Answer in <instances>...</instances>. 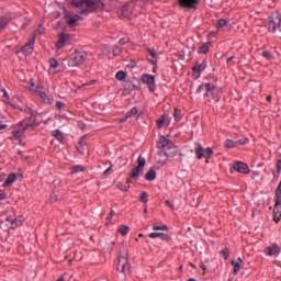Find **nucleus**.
I'll return each mask as SVG.
<instances>
[{
    "mask_svg": "<svg viewBox=\"0 0 281 281\" xmlns=\"http://www.w3.org/2000/svg\"><path fill=\"white\" fill-rule=\"evenodd\" d=\"M100 0H72L71 5L79 8L81 14H89L94 10H98Z\"/></svg>",
    "mask_w": 281,
    "mask_h": 281,
    "instance_id": "nucleus-1",
    "label": "nucleus"
},
{
    "mask_svg": "<svg viewBox=\"0 0 281 281\" xmlns=\"http://www.w3.org/2000/svg\"><path fill=\"white\" fill-rule=\"evenodd\" d=\"M196 159H206V164H210V159H212V155H214V150L211 147L203 148V145L196 143L194 148Z\"/></svg>",
    "mask_w": 281,
    "mask_h": 281,
    "instance_id": "nucleus-2",
    "label": "nucleus"
},
{
    "mask_svg": "<svg viewBox=\"0 0 281 281\" xmlns=\"http://www.w3.org/2000/svg\"><path fill=\"white\" fill-rule=\"evenodd\" d=\"M30 89L31 91H33V93H36V95L41 98L44 104H54V97L52 94L45 93V91L43 90V87L34 86V83H31Z\"/></svg>",
    "mask_w": 281,
    "mask_h": 281,
    "instance_id": "nucleus-3",
    "label": "nucleus"
},
{
    "mask_svg": "<svg viewBox=\"0 0 281 281\" xmlns=\"http://www.w3.org/2000/svg\"><path fill=\"white\" fill-rule=\"evenodd\" d=\"M87 52H78L72 53L68 59V65L70 67H79V65H85L87 60Z\"/></svg>",
    "mask_w": 281,
    "mask_h": 281,
    "instance_id": "nucleus-4",
    "label": "nucleus"
},
{
    "mask_svg": "<svg viewBox=\"0 0 281 281\" xmlns=\"http://www.w3.org/2000/svg\"><path fill=\"white\" fill-rule=\"evenodd\" d=\"M146 166V158L144 156H138L137 158V167L132 168L131 172L128 173L130 179H139V175L144 172V167Z\"/></svg>",
    "mask_w": 281,
    "mask_h": 281,
    "instance_id": "nucleus-5",
    "label": "nucleus"
},
{
    "mask_svg": "<svg viewBox=\"0 0 281 281\" xmlns=\"http://www.w3.org/2000/svg\"><path fill=\"white\" fill-rule=\"evenodd\" d=\"M268 32L276 34L277 30L281 27V16L280 13L272 14L268 18Z\"/></svg>",
    "mask_w": 281,
    "mask_h": 281,
    "instance_id": "nucleus-6",
    "label": "nucleus"
},
{
    "mask_svg": "<svg viewBox=\"0 0 281 281\" xmlns=\"http://www.w3.org/2000/svg\"><path fill=\"white\" fill-rule=\"evenodd\" d=\"M205 98L209 99V102H212V100H215V102L221 101V97L218 95V90L216 89V86L214 83H206V92L204 94Z\"/></svg>",
    "mask_w": 281,
    "mask_h": 281,
    "instance_id": "nucleus-7",
    "label": "nucleus"
},
{
    "mask_svg": "<svg viewBox=\"0 0 281 281\" xmlns=\"http://www.w3.org/2000/svg\"><path fill=\"white\" fill-rule=\"evenodd\" d=\"M25 131H27L21 121L12 126V139H23L25 137Z\"/></svg>",
    "mask_w": 281,
    "mask_h": 281,
    "instance_id": "nucleus-8",
    "label": "nucleus"
},
{
    "mask_svg": "<svg viewBox=\"0 0 281 281\" xmlns=\"http://www.w3.org/2000/svg\"><path fill=\"white\" fill-rule=\"evenodd\" d=\"M140 82L147 86V89H149L150 93H154V91H157V83H155V76L144 74L140 77Z\"/></svg>",
    "mask_w": 281,
    "mask_h": 281,
    "instance_id": "nucleus-9",
    "label": "nucleus"
},
{
    "mask_svg": "<svg viewBox=\"0 0 281 281\" xmlns=\"http://www.w3.org/2000/svg\"><path fill=\"white\" fill-rule=\"evenodd\" d=\"M70 41H71L70 34L60 33L58 35L57 42L55 43L56 49H63L64 47H67Z\"/></svg>",
    "mask_w": 281,
    "mask_h": 281,
    "instance_id": "nucleus-10",
    "label": "nucleus"
},
{
    "mask_svg": "<svg viewBox=\"0 0 281 281\" xmlns=\"http://www.w3.org/2000/svg\"><path fill=\"white\" fill-rule=\"evenodd\" d=\"M116 270L120 271L121 273H128V271L131 270V266H128V258L120 256Z\"/></svg>",
    "mask_w": 281,
    "mask_h": 281,
    "instance_id": "nucleus-11",
    "label": "nucleus"
},
{
    "mask_svg": "<svg viewBox=\"0 0 281 281\" xmlns=\"http://www.w3.org/2000/svg\"><path fill=\"white\" fill-rule=\"evenodd\" d=\"M5 223L8 224L9 229H16V227H21L23 225L24 221L23 217H15L13 218L12 216H8L5 220Z\"/></svg>",
    "mask_w": 281,
    "mask_h": 281,
    "instance_id": "nucleus-12",
    "label": "nucleus"
},
{
    "mask_svg": "<svg viewBox=\"0 0 281 281\" xmlns=\"http://www.w3.org/2000/svg\"><path fill=\"white\" fill-rule=\"evenodd\" d=\"M20 123L29 131V128H36L38 123H36V115H31L25 117L24 120L20 121Z\"/></svg>",
    "mask_w": 281,
    "mask_h": 281,
    "instance_id": "nucleus-13",
    "label": "nucleus"
},
{
    "mask_svg": "<svg viewBox=\"0 0 281 281\" xmlns=\"http://www.w3.org/2000/svg\"><path fill=\"white\" fill-rule=\"evenodd\" d=\"M207 68V60H203L202 64L195 63V65L192 67V71L194 72V78H201V72L205 71Z\"/></svg>",
    "mask_w": 281,
    "mask_h": 281,
    "instance_id": "nucleus-14",
    "label": "nucleus"
},
{
    "mask_svg": "<svg viewBox=\"0 0 281 281\" xmlns=\"http://www.w3.org/2000/svg\"><path fill=\"white\" fill-rule=\"evenodd\" d=\"M280 251H281V248H280V245H278V244H273L272 246H267L263 249L265 256L278 257V256H280Z\"/></svg>",
    "mask_w": 281,
    "mask_h": 281,
    "instance_id": "nucleus-15",
    "label": "nucleus"
},
{
    "mask_svg": "<svg viewBox=\"0 0 281 281\" xmlns=\"http://www.w3.org/2000/svg\"><path fill=\"white\" fill-rule=\"evenodd\" d=\"M35 42L36 37H32V40L21 48V52L24 54V56H32V54H34Z\"/></svg>",
    "mask_w": 281,
    "mask_h": 281,
    "instance_id": "nucleus-16",
    "label": "nucleus"
},
{
    "mask_svg": "<svg viewBox=\"0 0 281 281\" xmlns=\"http://www.w3.org/2000/svg\"><path fill=\"white\" fill-rule=\"evenodd\" d=\"M167 146H172V140H170L168 136H159L156 147L159 150H164Z\"/></svg>",
    "mask_w": 281,
    "mask_h": 281,
    "instance_id": "nucleus-17",
    "label": "nucleus"
},
{
    "mask_svg": "<svg viewBox=\"0 0 281 281\" xmlns=\"http://www.w3.org/2000/svg\"><path fill=\"white\" fill-rule=\"evenodd\" d=\"M164 150H165V157H177V145H175L172 140H171V145H167V147Z\"/></svg>",
    "mask_w": 281,
    "mask_h": 281,
    "instance_id": "nucleus-18",
    "label": "nucleus"
},
{
    "mask_svg": "<svg viewBox=\"0 0 281 281\" xmlns=\"http://www.w3.org/2000/svg\"><path fill=\"white\" fill-rule=\"evenodd\" d=\"M234 170L240 172L241 175H249V166L245 162H237L234 165Z\"/></svg>",
    "mask_w": 281,
    "mask_h": 281,
    "instance_id": "nucleus-19",
    "label": "nucleus"
},
{
    "mask_svg": "<svg viewBox=\"0 0 281 281\" xmlns=\"http://www.w3.org/2000/svg\"><path fill=\"white\" fill-rule=\"evenodd\" d=\"M157 127L159 130L164 128V124L168 126L170 124V115L162 114L157 121H156Z\"/></svg>",
    "mask_w": 281,
    "mask_h": 281,
    "instance_id": "nucleus-20",
    "label": "nucleus"
},
{
    "mask_svg": "<svg viewBox=\"0 0 281 281\" xmlns=\"http://www.w3.org/2000/svg\"><path fill=\"white\" fill-rule=\"evenodd\" d=\"M149 238H160V240H165V243L170 241L171 237L165 233H150Z\"/></svg>",
    "mask_w": 281,
    "mask_h": 281,
    "instance_id": "nucleus-21",
    "label": "nucleus"
},
{
    "mask_svg": "<svg viewBox=\"0 0 281 281\" xmlns=\"http://www.w3.org/2000/svg\"><path fill=\"white\" fill-rule=\"evenodd\" d=\"M281 220V204L280 202L274 204V209H273V221H276L277 223H280Z\"/></svg>",
    "mask_w": 281,
    "mask_h": 281,
    "instance_id": "nucleus-22",
    "label": "nucleus"
},
{
    "mask_svg": "<svg viewBox=\"0 0 281 281\" xmlns=\"http://www.w3.org/2000/svg\"><path fill=\"white\" fill-rule=\"evenodd\" d=\"M14 181H16V173H10L3 182L2 188H10Z\"/></svg>",
    "mask_w": 281,
    "mask_h": 281,
    "instance_id": "nucleus-23",
    "label": "nucleus"
},
{
    "mask_svg": "<svg viewBox=\"0 0 281 281\" xmlns=\"http://www.w3.org/2000/svg\"><path fill=\"white\" fill-rule=\"evenodd\" d=\"M179 3L181 8L192 9L194 8V5H196L198 1L196 0H179Z\"/></svg>",
    "mask_w": 281,
    "mask_h": 281,
    "instance_id": "nucleus-24",
    "label": "nucleus"
},
{
    "mask_svg": "<svg viewBox=\"0 0 281 281\" xmlns=\"http://www.w3.org/2000/svg\"><path fill=\"white\" fill-rule=\"evenodd\" d=\"M240 265H243V259L240 257H238L236 261H232V266L234 267V276H238V271H240Z\"/></svg>",
    "mask_w": 281,
    "mask_h": 281,
    "instance_id": "nucleus-25",
    "label": "nucleus"
},
{
    "mask_svg": "<svg viewBox=\"0 0 281 281\" xmlns=\"http://www.w3.org/2000/svg\"><path fill=\"white\" fill-rule=\"evenodd\" d=\"M52 136L55 137V139H57L60 143L65 142V134H63L60 130H54L52 132Z\"/></svg>",
    "mask_w": 281,
    "mask_h": 281,
    "instance_id": "nucleus-26",
    "label": "nucleus"
},
{
    "mask_svg": "<svg viewBox=\"0 0 281 281\" xmlns=\"http://www.w3.org/2000/svg\"><path fill=\"white\" fill-rule=\"evenodd\" d=\"M145 179L146 181H155V179H157V172L155 169L150 168L145 175Z\"/></svg>",
    "mask_w": 281,
    "mask_h": 281,
    "instance_id": "nucleus-27",
    "label": "nucleus"
},
{
    "mask_svg": "<svg viewBox=\"0 0 281 281\" xmlns=\"http://www.w3.org/2000/svg\"><path fill=\"white\" fill-rule=\"evenodd\" d=\"M80 21V15H72L71 18L68 19L67 23L69 27H76V23Z\"/></svg>",
    "mask_w": 281,
    "mask_h": 281,
    "instance_id": "nucleus-28",
    "label": "nucleus"
},
{
    "mask_svg": "<svg viewBox=\"0 0 281 281\" xmlns=\"http://www.w3.org/2000/svg\"><path fill=\"white\" fill-rule=\"evenodd\" d=\"M121 14L122 16H124L125 19H128L131 16V5L125 4L122 10H121Z\"/></svg>",
    "mask_w": 281,
    "mask_h": 281,
    "instance_id": "nucleus-29",
    "label": "nucleus"
},
{
    "mask_svg": "<svg viewBox=\"0 0 281 281\" xmlns=\"http://www.w3.org/2000/svg\"><path fill=\"white\" fill-rule=\"evenodd\" d=\"M119 234H121V236H126V234H128V232H131V227L126 226V225H122L117 228Z\"/></svg>",
    "mask_w": 281,
    "mask_h": 281,
    "instance_id": "nucleus-30",
    "label": "nucleus"
},
{
    "mask_svg": "<svg viewBox=\"0 0 281 281\" xmlns=\"http://www.w3.org/2000/svg\"><path fill=\"white\" fill-rule=\"evenodd\" d=\"M225 148H238V143H237V140L226 139V142H225Z\"/></svg>",
    "mask_w": 281,
    "mask_h": 281,
    "instance_id": "nucleus-31",
    "label": "nucleus"
},
{
    "mask_svg": "<svg viewBox=\"0 0 281 281\" xmlns=\"http://www.w3.org/2000/svg\"><path fill=\"white\" fill-rule=\"evenodd\" d=\"M8 23H10V18L8 16L0 18V32L5 27V25H8Z\"/></svg>",
    "mask_w": 281,
    "mask_h": 281,
    "instance_id": "nucleus-32",
    "label": "nucleus"
},
{
    "mask_svg": "<svg viewBox=\"0 0 281 281\" xmlns=\"http://www.w3.org/2000/svg\"><path fill=\"white\" fill-rule=\"evenodd\" d=\"M228 23H229V20H227V19H220L217 21V30H221V29L227 26Z\"/></svg>",
    "mask_w": 281,
    "mask_h": 281,
    "instance_id": "nucleus-33",
    "label": "nucleus"
},
{
    "mask_svg": "<svg viewBox=\"0 0 281 281\" xmlns=\"http://www.w3.org/2000/svg\"><path fill=\"white\" fill-rule=\"evenodd\" d=\"M138 201L146 205V203H148V193L146 191H143L138 198Z\"/></svg>",
    "mask_w": 281,
    "mask_h": 281,
    "instance_id": "nucleus-34",
    "label": "nucleus"
},
{
    "mask_svg": "<svg viewBox=\"0 0 281 281\" xmlns=\"http://www.w3.org/2000/svg\"><path fill=\"white\" fill-rule=\"evenodd\" d=\"M154 232H168V225L164 224L161 226L159 225H154L153 226Z\"/></svg>",
    "mask_w": 281,
    "mask_h": 281,
    "instance_id": "nucleus-35",
    "label": "nucleus"
},
{
    "mask_svg": "<svg viewBox=\"0 0 281 281\" xmlns=\"http://www.w3.org/2000/svg\"><path fill=\"white\" fill-rule=\"evenodd\" d=\"M77 172H85V167L82 165H77L71 168V175H76Z\"/></svg>",
    "mask_w": 281,
    "mask_h": 281,
    "instance_id": "nucleus-36",
    "label": "nucleus"
},
{
    "mask_svg": "<svg viewBox=\"0 0 281 281\" xmlns=\"http://www.w3.org/2000/svg\"><path fill=\"white\" fill-rule=\"evenodd\" d=\"M139 113V110H137V106L132 108L130 111L126 112V119L133 117V115H137Z\"/></svg>",
    "mask_w": 281,
    "mask_h": 281,
    "instance_id": "nucleus-37",
    "label": "nucleus"
},
{
    "mask_svg": "<svg viewBox=\"0 0 281 281\" xmlns=\"http://www.w3.org/2000/svg\"><path fill=\"white\" fill-rule=\"evenodd\" d=\"M115 78L120 81L126 80V72L124 70H120L116 72Z\"/></svg>",
    "mask_w": 281,
    "mask_h": 281,
    "instance_id": "nucleus-38",
    "label": "nucleus"
},
{
    "mask_svg": "<svg viewBox=\"0 0 281 281\" xmlns=\"http://www.w3.org/2000/svg\"><path fill=\"white\" fill-rule=\"evenodd\" d=\"M207 52H210V44H203L198 50L199 54H207Z\"/></svg>",
    "mask_w": 281,
    "mask_h": 281,
    "instance_id": "nucleus-39",
    "label": "nucleus"
},
{
    "mask_svg": "<svg viewBox=\"0 0 281 281\" xmlns=\"http://www.w3.org/2000/svg\"><path fill=\"white\" fill-rule=\"evenodd\" d=\"M221 256L224 258V260H227L229 258V248L225 247L220 251Z\"/></svg>",
    "mask_w": 281,
    "mask_h": 281,
    "instance_id": "nucleus-40",
    "label": "nucleus"
},
{
    "mask_svg": "<svg viewBox=\"0 0 281 281\" xmlns=\"http://www.w3.org/2000/svg\"><path fill=\"white\" fill-rule=\"evenodd\" d=\"M173 117H175L176 122H179V120H181V110L176 108L173 111Z\"/></svg>",
    "mask_w": 281,
    "mask_h": 281,
    "instance_id": "nucleus-41",
    "label": "nucleus"
},
{
    "mask_svg": "<svg viewBox=\"0 0 281 281\" xmlns=\"http://www.w3.org/2000/svg\"><path fill=\"white\" fill-rule=\"evenodd\" d=\"M203 91H207V83H202L198 87L196 93H202Z\"/></svg>",
    "mask_w": 281,
    "mask_h": 281,
    "instance_id": "nucleus-42",
    "label": "nucleus"
},
{
    "mask_svg": "<svg viewBox=\"0 0 281 281\" xmlns=\"http://www.w3.org/2000/svg\"><path fill=\"white\" fill-rule=\"evenodd\" d=\"M49 66L52 67V69H56L58 67V60H56V58H50Z\"/></svg>",
    "mask_w": 281,
    "mask_h": 281,
    "instance_id": "nucleus-43",
    "label": "nucleus"
},
{
    "mask_svg": "<svg viewBox=\"0 0 281 281\" xmlns=\"http://www.w3.org/2000/svg\"><path fill=\"white\" fill-rule=\"evenodd\" d=\"M116 188H117V190H121V192H127L128 191V188H126L125 184L122 183V182H119L116 184Z\"/></svg>",
    "mask_w": 281,
    "mask_h": 281,
    "instance_id": "nucleus-44",
    "label": "nucleus"
},
{
    "mask_svg": "<svg viewBox=\"0 0 281 281\" xmlns=\"http://www.w3.org/2000/svg\"><path fill=\"white\" fill-rule=\"evenodd\" d=\"M237 142V146H245L246 144H249V138H241Z\"/></svg>",
    "mask_w": 281,
    "mask_h": 281,
    "instance_id": "nucleus-45",
    "label": "nucleus"
},
{
    "mask_svg": "<svg viewBox=\"0 0 281 281\" xmlns=\"http://www.w3.org/2000/svg\"><path fill=\"white\" fill-rule=\"evenodd\" d=\"M261 56H263V58H267L268 60H271V58H273V55H271L269 50H263Z\"/></svg>",
    "mask_w": 281,
    "mask_h": 281,
    "instance_id": "nucleus-46",
    "label": "nucleus"
},
{
    "mask_svg": "<svg viewBox=\"0 0 281 281\" xmlns=\"http://www.w3.org/2000/svg\"><path fill=\"white\" fill-rule=\"evenodd\" d=\"M276 196H277L276 203H280V204H281V189L279 190V189L277 188V190H276Z\"/></svg>",
    "mask_w": 281,
    "mask_h": 281,
    "instance_id": "nucleus-47",
    "label": "nucleus"
},
{
    "mask_svg": "<svg viewBox=\"0 0 281 281\" xmlns=\"http://www.w3.org/2000/svg\"><path fill=\"white\" fill-rule=\"evenodd\" d=\"M113 54H114V56H120V54H122V47L114 46Z\"/></svg>",
    "mask_w": 281,
    "mask_h": 281,
    "instance_id": "nucleus-48",
    "label": "nucleus"
},
{
    "mask_svg": "<svg viewBox=\"0 0 281 281\" xmlns=\"http://www.w3.org/2000/svg\"><path fill=\"white\" fill-rule=\"evenodd\" d=\"M115 216V211L112 209L110 214L106 216V223H111V220Z\"/></svg>",
    "mask_w": 281,
    "mask_h": 281,
    "instance_id": "nucleus-49",
    "label": "nucleus"
},
{
    "mask_svg": "<svg viewBox=\"0 0 281 281\" xmlns=\"http://www.w3.org/2000/svg\"><path fill=\"white\" fill-rule=\"evenodd\" d=\"M20 111H24L25 113H27V115H34V110H32L31 108H25L24 110L23 109H20Z\"/></svg>",
    "mask_w": 281,
    "mask_h": 281,
    "instance_id": "nucleus-50",
    "label": "nucleus"
},
{
    "mask_svg": "<svg viewBox=\"0 0 281 281\" xmlns=\"http://www.w3.org/2000/svg\"><path fill=\"white\" fill-rule=\"evenodd\" d=\"M147 52H148L149 56H151V58H157V53L155 52V49L148 48Z\"/></svg>",
    "mask_w": 281,
    "mask_h": 281,
    "instance_id": "nucleus-51",
    "label": "nucleus"
},
{
    "mask_svg": "<svg viewBox=\"0 0 281 281\" xmlns=\"http://www.w3.org/2000/svg\"><path fill=\"white\" fill-rule=\"evenodd\" d=\"M156 164L157 166H159L160 168H162V166H166V160H161L159 158H156Z\"/></svg>",
    "mask_w": 281,
    "mask_h": 281,
    "instance_id": "nucleus-52",
    "label": "nucleus"
},
{
    "mask_svg": "<svg viewBox=\"0 0 281 281\" xmlns=\"http://www.w3.org/2000/svg\"><path fill=\"white\" fill-rule=\"evenodd\" d=\"M111 172H113V166H110L106 170L103 171V177L111 175Z\"/></svg>",
    "mask_w": 281,
    "mask_h": 281,
    "instance_id": "nucleus-53",
    "label": "nucleus"
},
{
    "mask_svg": "<svg viewBox=\"0 0 281 281\" xmlns=\"http://www.w3.org/2000/svg\"><path fill=\"white\" fill-rule=\"evenodd\" d=\"M64 106H65V104L63 103V101L56 102V109H58V111H61Z\"/></svg>",
    "mask_w": 281,
    "mask_h": 281,
    "instance_id": "nucleus-54",
    "label": "nucleus"
},
{
    "mask_svg": "<svg viewBox=\"0 0 281 281\" xmlns=\"http://www.w3.org/2000/svg\"><path fill=\"white\" fill-rule=\"evenodd\" d=\"M126 43H128V38L123 37L119 41V45H126Z\"/></svg>",
    "mask_w": 281,
    "mask_h": 281,
    "instance_id": "nucleus-55",
    "label": "nucleus"
},
{
    "mask_svg": "<svg viewBox=\"0 0 281 281\" xmlns=\"http://www.w3.org/2000/svg\"><path fill=\"white\" fill-rule=\"evenodd\" d=\"M8 199V193H0V201H5Z\"/></svg>",
    "mask_w": 281,
    "mask_h": 281,
    "instance_id": "nucleus-56",
    "label": "nucleus"
},
{
    "mask_svg": "<svg viewBox=\"0 0 281 281\" xmlns=\"http://www.w3.org/2000/svg\"><path fill=\"white\" fill-rule=\"evenodd\" d=\"M166 205H168L169 207H171V210H175V204L170 203V200H166L165 201Z\"/></svg>",
    "mask_w": 281,
    "mask_h": 281,
    "instance_id": "nucleus-57",
    "label": "nucleus"
},
{
    "mask_svg": "<svg viewBox=\"0 0 281 281\" xmlns=\"http://www.w3.org/2000/svg\"><path fill=\"white\" fill-rule=\"evenodd\" d=\"M148 63H150L151 65H154V67H157V60H155V59H148Z\"/></svg>",
    "mask_w": 281,
    "mask_h": 281,
    "instance_id": "nucleus-58",
    "label": "nucleus"
},
{
    "mask_svg": "<svg viewBox=\"0 0 281 281\" xmlns=\"http://www.w3.org/2000/svg\"><path fill=\"white\" fill-rule=\"evenodd\" d=\"M200 268H201L202 271H207V267L204 263H201Z\"/></svg>",
    "mask_w": 281,
    "mask_h": 281,
    "instance_id": "nucleus-59",
    "label": "nucleus"
},
{
    "mask_svg": "<svg viewBox=\"0 0 281 281\" xmlns=\"http://www.w3.org/2000/svg\"><path fill=\"white\" fill-rule=\"evenodd\" d=\"M5 128H8V124H1L0 125V131H5Z\"/></svg>",
    "mask_w": 281,
    "mask_h": 281,
    "instance_id": "nucleus-60",
    "label": "nucleus"
},
{
    "mask_svg": "<svg viewBox=\"0 0 281 281\" xmlns=\"http://www.w3.org/2000/svg\"><path fill=\"white\" fill-rule=\"evenodd\" d=\"M78 126H79V128H81V130H82V128H85V123L79 122V123H78Z\"/></svg>",
    "mask_w": 281,
    "mask_h": 281,
    "instance_id": "nucleus-61",
    "label": "nucleus"
},
{
    "mask_svg": "<svg viewBox=\"0 0 281 281\" xmlns=\"http://www.w3.org/2000/svg\"><path fill=\"white\" fill-rule=\"evenodd\" d=\"M232 60H234V56H231L226 59V63H232Z\"/></svg>",
    "mask_w": 281,
    "mask_h": 281,
    "instance_id": "nucleus-62",
    "label": "nucleus"
},
{
    "mask_svg": "<svg viewBox=\"0 0 281 281\" xmlns=\"http://www.w3.org/2000/svg\"><path fill=\"white\" fill-rule=\"evenodd\" d=\"M126 120H128V119H126V114H125V117H124V119H121V120H120V123H121V124H124V122H126Z\"/></svg>",
    "mask_w": 281,
    "mask_h": 281,
    "instance_id": "nucleus-63",
    "label": "nucleus"
},
{
    "mask_svg": "<svg viewBox=\"0 0 281 281\" xmlns=\"http://www.w3.org/2000/svg\"><path fill=\"white\" fill-rule=\"evenodd\" d=\"M57 281H65V278L60 277Z\"/></svg>",
    "mask_w": 281,
    "mask_h": 281,
    "instance_id": "nucleus-64",
    "label": "nucleus"
}]
</instances>
